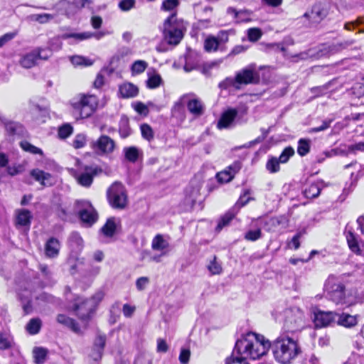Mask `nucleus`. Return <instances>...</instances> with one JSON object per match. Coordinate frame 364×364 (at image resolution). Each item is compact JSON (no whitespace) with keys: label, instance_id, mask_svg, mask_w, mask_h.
I'll list each match as a JSON object with an SVG mask.
<instances>
[{"label":"nucleus","instance_id":"a18cd8bd","mask_svg":"<svg viewBox=\"0 0 364 364\" xmlns=\"http://www.w3.org/2000/svg\"><path fill=\"white\" fill-rule=\"evenodd\" d=\"M184 101H181V100L178 102H176L171 110L173 117H180L182 119H184V107H183Z\"/></svg>","mask_w":364,"mask_h":364},{"label":"nucleus","instance_id":"423d86ee","mask_svg":"<svg viewBox=\"0 0 364 364\" xmlns=\"http://www.w3.org/2000/svg\"><path fill=\"white\" fill-rule=\"evenodd\" d=\"M104 294L102 292H97L91 299H82L77 298L74 304V310L81 320L87 321L90 318L96 306L102 301Z\"/></svg>","mask_w":364,"mask_h":364},{"label":"nucleus","instance_id":"b1692460","mask_svg":"<svg viewBox=\"0 0 364 364\" xmlns=\"http://www.w3.org/2000/svg\"><path fill=\"white\" fill-rule=\"evenodd\" d=\"M31 176L41 185L43 186H51L53 184V178L50 173L45 172L38 168L31 171Z\"/></svg>","mask_w":364,"mask_h":364},{"label":"nucleus","instance_id":"603ef678","mask_svg":"<svg viewBox=\"0 0 364 364\" xmlns=\"http://www.w3.org/2000/svg\"><path fill=\"white\" fill-rule=\"evenodd\" d=\"M161 77L159 75H153L150 76L146 81L147 87L150 89L156 88L161 85Z\"/></svg>","mask_w":364,"mask_h":364},{"label":"nucleus","instance_id":"4468645a","mask_svg":"<svg viewBox=\"0 0 364 364\" xmlns=\"http://www.w3.org/2000/svg\"><path fill=\"white\" fill-rule=\"evenodd\" d=\"M181 101L186 102L187 109L195 117H199L205 112V106L203 102L193 94L184 95L181 97Z\"/></svg>","mask_w":364,"mask_h":364},{"label":"nucleus","instance_id":"c85d7f7f","mask_svg":"<svg viewBox=\"0 0 364 364\" xmlns=\"http://www.w3.org/2000/svg\"><path fill=\"white\" fill-rule=\"evenodd\" d=\"M95 34L94 33L91 32H82V33H65L62 34L60 37L62 39H68V38H73L76 41H82L84 40L89 39L93 36H95ZM102 35V34H96V37L97 38H100Z\"/></svg>","mask_w":364,"mask_h":364},{"label":"nucleus","instance_id":"0e129e2a","mask_svg":"<svg viewBox=\"0 0 364 364\" xmlns=\"http://www.w3.org/2000/svg\"><path fill=\"white\" fill-rule=\"evenodd\" d=\"M149 283V279L147 277H141L136 279V287L139 291H143Z\"/></svg>","mask_w":364,"mask_h":364},{"label":"nucleus","instance_id":"9d476101","mask_svg":"<svg viewBox=\"0 0 364 364\" xmlns=\"http://www.w3.org/2000/svg\"><path fill=\"white\" fill-rule=\"evenodd\" d=\"M284 329L287 332H295L304 325V314L299 309H286L284 312Z\"/></svg>","mask_w":364,"mask_h":364},{"label":"nucleus","instance_id":"3c124183","mask_svg":"<svg viewBox=\"0 0 364 364\" xmlns=\"http://www.w3.org/2000/svg\"><path fill=\"white\" fill-rule=\"evenodd\" d=\"M250 200V193L249 191H246L244 192L243 195L240 197L232 209L237 211V209L245 205Z\"/></svg>","mask_w":364,"mask_h":364},{"label":"nucleus","instance_id":"f257e3e1","mask_svg":"<svg viewBox=\"0 0 364 364\" xmlns=\"http://www.w3.org/2000/svg\"><path fill=\"white\" fill-rule=\"evenodd\" d=\"M324 290L327 299L336 305L350 306L364 301V291H359L356 288L346 289L345 285L333 276L327 279Z\"/></svg>","mask_w":364,"mask_h":364},{"label":"nucleus","instance_id":"c756f323","mask_svg":"<svg viewBox=\"0 0 364 364\" xmlns=\"http://www.w3.org/2000/svg\"><path fill=\"white\" fill-rule=\"evenodd\" d=\"M119 91L122 97L130 98L136 96L139 90L132 83H124L119 86Z\"/></svg>","mask_w":364,"mask_h":364},{"label":"nucleus","instance_id":"0eeeda50","mask_svg":"<svg viewBox=\"0 0 364 364\" xmlns=\"http://www.w3.org/2000/svg\"><path fill=\"white\" fill-rule=\"evenodd\" d=\"M250 83V68H245L238 71L235 77H228L219 83V87L228 90L231 87L240 90L243 86Z\"/></svg>","mask_w":364,"mask_h":364},{"label":"nucleus","instance_id":"f03ea898","mask_svg":"<svg viewBox=\"0 0 364 364\" xmlns=\"http://www.w3.org/2000/svg\"><path fill=\"white\" fill-rule=\"evenodd\" d=\"M272 353L278 363L290 364L301 353V348L296 340L282 334L273 341Z\"/></svg>","mask_w":364,"mask_h":364},{"label":"nucleus","instance_id":"2eb2a0df","mask_svg":"<svg viewBox=\"0 0 364 364\" xmlns=\"http://www.w3.org/2000/svg\"><path fill=\"white\" fill-rule=\"evenodd\" d=\"M328 12L321 4H314L310 11L306 12L303 17L309 21V26L319 23L326 16Z\"/></svg>","mask_w":364,"mask_h":364},{"label":"nucleus","instance_id":"6e6552de","mask_svg":"<svg viewBox=\"0 0 364 364\" xmlns=\"http://www.w3.org/2000/svg\"><path fill=\"white\" fill-rule=\"evenodd\" d=\"M107 198L113 208L123 209L127 203V196L124 186L118 182L114 183L107 191Z\"/></svg>","mask_w":364,"mask_h":364},{"label":"nucleus","instance_id":"39448f33","mask_svg":"<svg viewBox=\"0 0 364 364\" xmlns=\"http://www.w3.org/2000/svg\"><path fill=\"white\" fill-rule=\"evenodd\" d=\"M247 331L236 342L232 355L225 360V364H250V341Z\"/></svg>","mask_w":364,"mask_h":364},{"label":"nucleus","instance_id":"72a5a7b5","mask_svg":"<svg viewBox=\"0 0 364 364\" xmlns=\"http://www.w3.org/2000/svg\"><path fill=\"white\" fill-rule=\"evenodd\" d=\"M168 246V242L161 235H157L152 240L151 247L154 250L164 251Z\"/></svg>","mask_w":364,"mask_h":364},{"label":"nucleus","instance_id":"aec40b11","mask_svg":"<svg viewBox=\"0 0 364 364\" xmlns=\"http://www.w3.org/2000/svg\"><path fill=\"white\" fill-rule=\"evenodd\" d=\"M271 77V72L269 68L262 67L255 70L252 65V84H267Z\"/></svg>","mask_w":364,"mask_h":364},{"label":"nucleus","instance_id":"a19ab883","mask_svg":"<svg viewBox=\"0 0 364 364\" xmlns=\"http://www.w3.org/2000/svg\"><path fill=\"white\" fill-rule=\"evenodd\" d=\"M70 62L75 66H90L93 62L90 59L81 55H74L70 58Z\"/></svg>","mask_w":364,"mask_h":364},{"label":"nucleus","instance_id":"2f4dec72","mask_svg":"<svg viewBox=\"0 0 364 364\" xmlns=\"http://www.w3.org/2000/svg\"><path fill=\"white\" fill-rule=\"evenodd\" d=\"M236 214V210L231 208L224 215L221 217V218L219 220L216 230L220 231L223 228L229 225L230 221L235 218V215Z\"/></svg>","mask_w":364,"mask_h":364},{"label":"nucleus","instance_id":"f8f14e48","mask_svg":"<svg viewBox=\"0 0 364 364\" xmlns=\"http://www.w3.org/2000/svg\"><path fill=\"white\" fill-rule=\"evenodd\" d=\"M91 148L98 155H108L112 154L116 146L115 141L107 135H101L97 140L90 144Z\"/></svg>","mask_w":364,"mask_h":364},{"label":"nucleus","instance_id":"ddd939ff","mask_svg":"<svg viewBox=\"0 0 364 364\" xmlns=\"http://www.w3.org/2000/svg\"><path fill=\"white\" fill-rule=\"evenodd\" d=\"M248 110V106L240 105L237 109H228L220 117L218 122L217 127L220 129H228L231 127L233 124L234 119L237 114H247Z\"/></svg>","mask_w":364,"mask_h":364},{"label":"nucleus","instance_id":"37998d69","mask_svg":"<svg viewBox=\"0 0 364 364\" xmlns=\"http://www.w3.org/2000/svg\"><path fill=\"white\" fill-rule=\"evenodd\" d=\"M140 130L141 136L144 139L149 141H151L154 139V134L150 125L148 124H142L140 126Z\"/></svg>","mask_w":364,"mask_h":364},{"label":"nucleus","instance_id":"4be33fe9","mask_svg":"<svg viewBox=\"0 0 364 364\" xmlns=\"http://www.w3.org/2000/svg\"><path fill=\"white\" fill-rule=\"evenodd\" d=\"M346 238L350 250L356 255H361L362 252L360 248L358 236L354 233L352 228L347 225L345 230Z\"/></svg>","mask_w":364,"mask_h":364},{"label":"nucleus","instance_id":"7ed1b4c3","mask_svg":"<svg viewBox=\"0 0 364 364\" xmlns=\"http://www.w3.org/2000/svg\"><path fill=\"white\" fill-rule=\"evenodd\" d=\"M98 99L94 95L80 93L73 97L70 104L76 119L90 117L97 109Z\"/></svg>","mask_w":364,"mask_h":364},{"label":"nucleus","instance_id":"de8ad7c7","mask_svg":"<svg viewBox=\"0 0 364 364\" xmlns=\"http://www.w3.org/2000/svg\"><path fill=\"white\" fill-rule=\"evenodd\" d=\"M33 353L36 363H43L46 359L47 351L43 348H35Z\"/></svg>","mask_w":364,"mask_h":364},{"label":"nucleus","instance_id":"bf43d9fd","mask_svg":"<svg viewBox=\"0 0 364 364\" xmlns=\"http://www.w3.org/2000/svg\"><path fill=\"white\" fill-rule=\"evenodd\" d=\"M86 141H87V139H86V136L85 134H77L75 136V138L73 142V146L75 149L82 148L85 145Z\"/></svg>","mask_w":364,"mask_h":364},{"label":"nucleus","instance_id":"f3484780","mask_svg":"<svg viewBox=\"0 0 364 364\" xmlns=\"http://www.w3.org/2000/svg\"><path fill=\"white\" fill-rule=\"evenodd\" d=\"M40 49H33L31 52L23 55L20 60V65L26 69L31 68L37 64V62L40 59H46L48 56L43 55L42 52Z\"/></svg>","mask_w":364,"mask_h":364},{"label":"nucleus","instance_id":"774afa93","mask_svg":"<svg viewBox=\"0 0 364 364\" xmlns=\"http://www.w3.org/2000/svg\"><path fill=\"white\" fill-rule=\"evenodd\" d=\"M134 364H151V357L149 355H140L136 358Z\"/></svg>","mask_w":364,"mask_h":364},{"label":"nucleus","instance_id":"9b49d317","mask_svg":"<svg viewBox=\"0 0 364 364\" xmlns=\"http://www.w3.org/2000/svg\"><path fill=\"white\" fill-rule=\"evenodd\" d=\"M252 359H259L265 355L271 347L270 341L263 335L252 331Z\"/></svg>","mask_w":364,"mask_h":364},{"label":"nucleus","instance_id":"6ab92c4d","mask_svg":"<svg viewBox=\"0 0 364 364\" xmlns=\"http://www.w3.org/2000/svg\"><path fill=\"white\" fill-rule=\"evenodd\" d=\"M242 164L240 161H235L225 170L219 172L216 178L220 183H228L232 180L235 175L241 169Z\"/></svg>","mask_w":364,"mask_h":364},{"label":"nucleus","instance_id":"6e6d98bb","mask_svg":"<svg viewBox=\"0 0 364 364\" xmlns=\"http://www.w3.org/2000/svg\"><path fill=\"white\" fill-rule=\"evenodd\" d=\"M91 4L90 0H75L69 4V7L75 10L89 6Z\"/></svg>","mask_w":364,"mask_h":364},{"label":"nucleus","instance_id":"13d9d810","mask_svg":"<svg viewBox=\"0 0 364 364\" xmlns=\"http://www.w3.org/2000/svg\"><path fill=\"white\" fill-rule=\"evenodd\" d=\"M73 132V127L70 124H65L58 129V135L61 139L68 137Z\"/></svg>","mask_w":364,"mask_h":364},{"label":"nucleus","instance_id":"e433bc0d","mask_svg":"<svg viewBox=\"0 0 364 364\" xmlns=\"http://www.w3.org/2000/svg\"><path fill=\"white\" fill-rule=\"evenodd\" d=\"M14 344L12 336L9 333L0 334V349L6 350L13 347Z\"/></svg>","mask_w":364,"mask_h":364},{"label":"nucleus","instance_id":"58836bf2","mask_svg":"<svg viewBox=\"0 0 364 364\" xmlns=\"http://www.w3.org/2000/svg\"><path fill=\"white\" fill-rule=\"evenodd\" d=\"M54 18V16L49 14H31L27 17L30 21H36L40 23H46Z\"/></svg>","mask_w":364,"mask_h":364},{"label":"nucleus","instance_id":"c9c22d12","mask_svg":"<svg viewBox=\"0 0 364 364\" xmlns=\"http://www.w3.org/2000/svg\"><path fill=\"white\" fill-rule=\"evenodd\" d=\"M125 158L127 160L131 162H135L139 157V151L135 146L125 147L123 149Z\"/></svg>","mask_w":364,"mask_h":364},{"label":"nucleus","instance_id":"69168bd1","mask_svg":"<svg viewBox=\"0 0 364 364\" xmlns=\"http://www.w3.org/2000/svg\"><path fill=\"white\" fill-rule=\"evenodd\" d=\"M302 236V233L301 232H297L291 239V242L288 244L290 248H294V250H297L300 247L299 240Z\"/></svg>","mask_w":364,"mask_h":364},{"label":"nucleus","instance_id":"ea45409f","mask_svg":"<svg viewBox=\"0 0 364 364\" xmlns=\"http://www.w3.org/2000/svg\"><path fill=\"white\" fill-rule=\"evenodd\" d=\"M219 43L217 38L213 36H210L206 38L204 42V48L207 52H214L218 48Z\"/></svg>","mask_w":364,"mask_h":364},{"label":"nucleus","instance_id":"338daca9","mask_svg":"<svg viewBox=\"0 0 364 364\" xmlns=\"http://www.w3.org/2000/svg\"><path fill=\"white\" fill-rule=\"evenodd\" d=\"M191 352L188 349L183 348L179 355V361L181 364H188L189 362Z\"/></svg>","mask_w":364,"mask_h":364},{"label":"nucleus","instance_id":"393cba45","mask_svg":"<svg viewBox=\"0 0 364 364\" xmlns=\"http://www.w3.org/2000/svg\"><path fill=\"white\" fill-rule=\"evenodd\" d=\"M97 173V168L86 166L85 171L77 176L78 183L85 187L90 186L93 181V176Z\"/></svg>","mask_w":364,"mask_h":364},{"label":"nucleus","instance_id":"e2e57ef3","mask_svg":"<svg viewBox=\"0 0 364 364\" xmlns=\"http://www.w3.org/2000/svg\"><path fill=\"white\" fill-rule=\"evenodd\" d=\"M135 5V0H122L119 3V8L123 11H128Z\"/></svg>","mask_w":364,"mask_h":364},{"label":"nucleus","instance_id":"4d7b16f0","mask_svg":"<svg viewBox=\"0 0 364 364\" xmlns=\"http://www.w3.org/2000/svg\"><path fill=\"white\" fill-rule=\"evenodd\" d=\"M178 4V0H164L161 5V9L171 11L176 8Z\"/></svg>","mask_w":364,"mask_h":364},{"label":"nucleus","instance_id":"473e14b6","mask_svg":"<svg viewBox=\"0 0 364 364\" xmlns=\"http://www.w3.org/2000/svg\"><path fill=\"white\" fill-rule=\"evenodd\" d=\"M116 223L114 218H109L101 228V232L106 237H112L116 230Z\"/></svg>","mask_w":364,"mask_h":364},{"label":"nucleus","instance_id":"a878e982","mask_svg":"<svg viewBox=\"0 0 364 364\" xmlns=\"http://www.w3.org/2000/svg\"><path fill=\"white\" fill-rule=\"evenodd\" d=\"M336 323L346 328H352L357 325V316H353L347 313H337Z\"/></svg>","mask_w":364,"mask_h":364},{"label":"nucleus","instance_id":"4c0bfd02","mask_svg":"<svg viewBox=\"0 0 364 364\" xmlns=\"http://www.w3.org/2000/svg\"><path fill=\"white\" fill-rule=\"evenodd\" d=\"M148 67V63L142 60L134 61L131 66L132 75H136L142 73Z\"/></svg>","mask_w":364,"mask_h":364},{"label":"nucleus","instance_id":"bb28decb","mask_svg":"<svg viewBox=\"0 0 364 364\" xmlns=\"http://www.w3.org/2000/svg\"><path fill=\"white\" fill-rule=\"evenodd\" d=\"M77 200L73 205L60 206L58 210V217L65 221H70L77 215Z\"/></svg>","mask_w":364,"mask_h":364},{"label":"nucleus","instance_id":"cd10ccee","mask_svg":"<svg viewBox=\"0 0 364 364\" xmlns=\"http://www.w3.org/2000/svg\"><path fill=\"white\" fill-rule=\"evenodd\" d=\"M60 242L55 237H50L45 245V254L47 257L53 258L59 254Z\"/></svg>","mask_w":364,"mask_h":364},{"label":"nucleus","instance_id":"7c9ffc66","mask_svg":"<svg viewBox=\"0 0 364 364\" xmlns=\"http://www.w3.org/2000/svg\"><path fill=\"white\" fill-rule=\"evenodd\" d=\"M321 182H316L310 184L304 191V195L307 198H314L319 196L322 188Z\"/></svg>","mask_w":364,"mask_h":364},{"label":"nucleus","instance_id":"49530a36","mask_svg":"<svg viewBox=\"0 0 364 364\" xmlns=\"http://www.w3.org/2000/svg\"><path fill=\"white\" fill-rule=\"evenodd\" d=\"M279 164L277 157H271L267 162L266 168L270 173H277L280 169Z\"/></svg>","mask_w":364,"mask_h":364},{"label":"nucleus","instance_id":"412c9836","mask_svg":"<svg viewBox=\"0 0 364 364\" xmlns=\"http://www.w3.org/2000/svg\"><path fill=\"white\" fill-rule=\"evenodd\" d=\"M200 196V186H189L185 191L184 203L186 205L192 208Z\"/></svg>","mask_w":364,"mask_h":364},{"label":"nucleus","instance_id":"5701e85b","mask_svg":"<svg viewBox=\"0 0 364 364\" xmlns=\"http://www.w3.org/2000/svg\"><path fill=\"white\" fill-rule=\"evenodd\" d=\"M31 212L27 209H18L15 211V225L17 228H29L32 219Z\"/></svg>","mask_w":364,"mask_h":364},{"label":"nucleus","instance_id":"dca6fc26","mask_svg":"<svg viewBox=\"0 0 364 364\" xmlns=\"http://www.w3.org/2000/svg\"><path fill=\"white\" fill-rule=\"evenodd\" d=\"M336 312L318 311L314 314V322L316 328H323L336 323Z\"/></svg>","mask_w":364,"mask_h":364},{"label":"nucleus","instance_id":"864d4df0","mask_svg":"<svg viewBox=\"0 0 364 364\" xmlns=\"http://www.w3.org/2000/svg\"><path fill=\"white\" fill-rule=\"evenodd\" d=\"M218 65L219 63L217 61L205 63L201 65L200 70L203 75L209 76L210 75L211 70Z\"/></svg>","mask_w":364,"mask_h":364},{"label":"nucleus","instance_id":"c03bdc74","mask_svg":"<svg viewBox=\"0 0 364 364\" xmlns=\"http://www.w3.org/2000/svg\"><path fill=\"white\" fill-rule=\"evenodd\" d=\"M69 242L71 246L80 250L83 245V240L77 232H73L70 234L69 237Z\"/></svg>","mask_w":364,"mask_h":364},{"label":"nucleus","instance_id":"20e7f679","mask_svg":"<svg viewBox=\"0 0 364 364\" xmlns=\"http://www.w3.org/2000/svg\"><path fill=\"white\" fill-rule=\"evenodd\" d=\"M186 30V23L173 13L164 21L162 31L165 41L170 45L176 46L183 39Z\"/></svg>","mask_w":364,"mask_h":364},{"label":"nucleus","instance_id":"5fc2aeb1","mask_svg":"<svg viewBox=\"0 0 364 364\" xmlns=\"http://www.w3.org/2000/svg\"><path fill=\"white\" fill-rule=\"evenodd\" d=\"M208 269L212 274H219L222 272L221 265L216 261L215 256L213 259L210 262Z\"/></svg>","mask_w":364,"mask_h":364},{"label":"nucleus","instance_id":"8fccbe9b","mask_svg":"<svg viewBox=\"0 0 364 364\" xmlns=\"http://www.w3.org/2000/svg\"><path fill=\"white\" fill-rule=\"evenodd\" d=\"M294 154V150L292 147L288 146L286 147L282 154H280L279 157L277 158L280 163L284 164L287 163L289 158L292 156Z\"/></svg>","mask_w":364,"mask_h":364},{"label":"nucleus","instance_id":"09e8293b","mask_svg":"<svg viewBox=\"0 0 364 364\" xmlns=\"http://www.w3.org/2000/svg\"><path fill=\"white\" fill-rule=\"evenodd\" d=\"M20 145H21V147L26 151H28V152H30V153H32L34 154H41V155L43 154V151L41 149L32 145L31 144H30L29 142H28L26 141H21Z\"/></svg>","mask_w":364,"mask_h":364},{"label":"nucleus","instance_id":"f704fd0d","mask_svg":"<svg viewBox=\"0 0 364 364\" xmlns=\"http://www.w3.org/2000/svg\"><path fill=\"white\" fill-rule=\"evenodd\" d=\"M41 321L38 318H31L26 326V331L31 335L37 334L41 328Z\"/></svg>","mask_w":364,"mask_h":364},{"label":"nucleus","instance_id":"1a4fd4ad","mask_svg":"<svg viewBox=\"0 0 364 364\" xmlns=\"http://www.w3.org/2000/svg\"><path fill=\"white\" fill-rule=\"evenodd\" d=\"M76 210L77 215L85 225L90 227L97 222V213L89 201L77 200Z\"/></svg>","mask_w":364,"mask_h":364},{"label":"nucleus","instance_id":"680f3d73","mask_svg":"<svg viewBox=\"0 0 364 364\" xmlns=\"http://www.w3.org/2000/svg\"><path fill=\"white\" fill-rule=\"evenodd\" d=\"M119 133L122 138H127L131 134V129L127 121L122 122L119 129Z\"/></svg>","mask_w":364,"mask_h":364},{"label":"nucleus","instance_id":"052dcab7","mask_svg":"<svg viewBox=\"0 0 364 364\" xmlns=\"http://www.w3.org/2000/svg\"><path fill=\"white\" fill-rule=\"evenodd\" d=\"M106 342V337L104 335H98L94 342V350H95V348H98L99 350H104V348L105 346Z\"/></svg>","mask_w":364,"mask_h":364},{"label":"nucleus","instance_id":"79ce46f5","mask_svg":"<svg viewBox=\"0 0 364 364\" xmlns=\"http://www.w3.org/2000/svg\"><path fill=\"white\" fill-rule=\"evenodd\" d=\"M310 140L306 139H300L298 142L297 152L304 156L306 155L310 151Z\"/></svg>","mask_w":364,"mask_h":364},{"label":"nucleus","instance_id":"a211bd4d","mask_svg":"<svg viewBox=\"0 0 364 364\" xmlns=\"http://www.w3.org/2000/svg\"><path fill=\"white\" fill-rule=\"evenodd\" d=\"M265 49L269 50H274L276 51H281L284 53V57L287 60H289L291 62L297 63L301 60L307 59L309 57V54L307 52H301L299 53L292 55L287 53L286 51V48L284 47L283 44L281 43H271L266 44Z\"/></svg>","mask_w":364,"mask_h":364}]
</instances>
